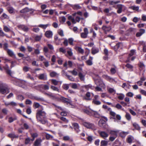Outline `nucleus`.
Returning <instances> with one entry per match:
<instances>
[{
    "instance_id": "6",
    "label": "nucleus",
    "mask_w": 146,
    "mask_h": 146,
    "mask_svg": "<svg viewBox=\"0 0 146 146\" xmlns=\"http://www.w3.org/2000/svg\"><path fill=\"white\" fill-rule=\"evenodd\" d=\"M88 31L87 28H85L84 29V32L81 33V36L83 38H86L87 37Z\"/></svg>"
},
{
    "instance_id": "25",
    "label": "nucleus",
    "mask_w": 146,
    "mask_h": 146,
    "mask_svg": "<svg viewBox=\"0 0 146 146\" xmlns=\"http://www.w3.org/2000/svg\"><path fill=\"white\" fill-rule=\"evenodd\" d=\"M99 51L98 48L95 47H93L91 50V53L93 54H95L98 53Z\"/></svg>"
},
{
    "instance_id": "30",
    "label": "nucleus",
    "mask_w": 146,
    "mask_h": 146,
    "mask_svg": "<svg viewBox=\"0 0 146 146\" xmlns=\"http://www.w3.org/2000/svg\"><path fill=\"white\" fill-rule=\"evenodd\" d=\"M17 119V117L16 116H14L13 117H10L8 119V122L11 123L14 121H15Z\"/></svg>"
},
{
    "instance_id": "28",
    "label": "nucleus",
    "mask_w": 146,
    "mask_h": 146,
    "mask_svg": "<svg viewBox=\"0 0 146 146\" xmlns=\"http://www.w3.org/2000/svg\"><path fill=\"white\" fill-rule=\"evenodd\" d=\"M73 9L74 10H78L81 8L82 7L79 4H76L72 5V6Z\"/></svg>"
},
{
    "instance_id": "4",
    "label": "nucleus",
    "mask_w": 146,
    "mask_h": 146,
    "mask_svg": "<svg viewBox=\"0 0 146 146\" xmlns=\"http://www.w3.org/2000/svg\"><path fill=\"white\" fill-rule=\"evenodd\" d=\"M36 87L37 88V89L39 90L40 91L42 92H44L42 89L45 90H48L49 89V86L46 84H40L38 85Z\"/></svg>"
},
{
    "instance_id": "27",
    "label": "nucleus",
    "mask_w": 146,
    "mask_h": 146,
    "mask_svg": "<svg viewBox=\"0 0 146 146\" xmlns=\"http://www.w3.org/2000/svg\"><path fill=\"white\" fill-rule=\"evenodd\" d=\"M121 116L119 115H117L116 116V117H113V119L114 120V121L115 122H118V120H121Z\"/></svg>"
},
{
    "instance_id": "34",
    "label": "nucleus",
    "mask_w": 146,
    "mask_h": 146,
    "mask_svg": "<svg viewBox=\"0 0 146 146\" xmlns=\"http://www.w3.org/2000/svg\"><path fill=\"white\" fill-rule=\"evenodd\" d=\"M78 76L81 81H84L85 75H84L82 73L79 72L78 74Z\"/></svg>"
},
{
    "instance_id": "13",
    "label": "nucleus",
    "mask_w": 146,
    "mask_h": 146,
    "mask_svg": "<svg viewBox=\"0 0 146 146\" xmlns=\"http://www.w3.org/2000/svg\"><path fill=\"white\" fill-rule=\"evenodd\" d=\"M135 51L136 50H131L129 54V56L127 58V59L125 61L126 62H130V57L131 56L135 54Z\"/></svg>"
},
{
    "instance_id": "64",
    "label": "nucleus",
    "mask_w": 146,
    "mask_h": 146,
    "mask_svg": "<svg viewBox=\"0 0 146 146\" xmlns=\"http://www.w3.org/2000/svg\"><path fill=\"white\" fill-rule=\"evenodd\" d=\"M69 72L72 74V75L76 76L77 75L78 73L75 70H73L72 71H70Z\"/></svg>"
},
{
    "instance_id": "57",
    "label": "nucleus",
    "mask_w": 146,
    "mask_h": 146,
    "mask_svg": "<svg viewBox=\"0 0 146 146\" xmlns=\"http://www.w3.org/2000/svg\"><path fill=\"white\" fill-rule=\"evenodd\" d=\"M66 76L67 77L69 80L72 81H74V78L72 76L68 75L67 74H66Z\"/></svg>"
},
{
    "instance_id": "37",
    "label": "nucleus",
    "mask_w": 146,
    "mask_h": 146,
    "mask_svg": "<svg viewBox=\"0 0 146 146\" xmlns=\"http://www.w3.org/2000/svg\"><path fill=\"white\" fill-rule=\"evenodd\" d=\"M106 123L105 121L103 119H101L99 121L98 124L100 126L102 127L104 124Z\"/></svg>"
},
{
    "instance_id": "16",
    "label": "nucleus",
    "mask_w": 146,
    "mask_h": 146,
    "mask_svg": "<svg viewBox=\"0 0 146 146\" xmlns=\"http://www.w3.org/2000/svg\"><path fill=\"white\" fill-rule=\"evenodd\" d=\"M54 39L55 42L57 45H59L61 42L62 39L59 38L58 36L56 35L54 36Z\"/></svg>"
},
{
    "instance_id": "19",
    "label": "nucleus",
    "mask_w": 146,
    "mask_h": 146,
    "mask_svg": "<svg viewBox=\"0 0 146 146\" xmlns=\"http://www.w3.org/2000/svg\"><path fill=\"white\" fill-rule=\"evenodd\" d=\"M72 125L76 132L78 133H79L80 130L79 129V126L78 124L76 123H73Z\"/></svg>"
},
{
    "instance_id": "36",
    "label": "nucleus",
    "mask_w": 146,
    "mask_h": 146,
    "mask_svg": "<svg viewBox=\"0 0 146 146\" xmlns=\"http://www.w3.org/2000/svg\"><path fill=\"white\" fill-rule=\"evenodd\" d=\"M50 25L49 24L46 25L40 24L38 25V27H39L42 28L43 29H45L48 26Z\"/></svg>"
},
{
    "instance_id": "55",
    "label": "nucleus",
    "mask_w": 146,
    "mask_h": 146,
    "mask_svg": "<svg viewBox=\"0 0 146 146\" xmlns=\"http://www.w3.org/2000/svg\"><path fill=\"white\" fill-rule=\"evenodd\" d=\"M3 48L4 50L7 51L9 49L8 48V44L7 43H5L3 44Z\"/></svg>"
},
{
    "instance_id": "29",
    "label": "nucleus",
    "mask_w": 146,
    "mask_h": 146,
    "mask_svg": "<svg viewBox=\"0 0 146 146\" xmlns=\"http://www.w3.org/2000/svg\"><path fill=\"white\" fill-rule=\"evenodd\" d=\"M116 94L117 95V98H118V99H119L120 100H123L125 97V95L123 94L117 93Z\"/></svg>"
},
{
    "instance_id": "52",
    "label": "nucleus",
    "mask_w": 146,
    "mask_h": 146,
    "mask_svg": "<svg viewBox=\"0 0 146 146\" xmlns=\"http://www.w3.org/2000/svg\"><path fill=\"white\" fill-rule=\"evenodd\" d=\"M92 103L96 105H98L101 104V102L100 101L98 100H93Z\"/></svg>"
},
{
    "instance_id": "7",
    "label": "nucleus",
    "mask_w": 146,
    "mask_h": 146,
    "mask_svg": "<svg viewBox=\"0 0 146 146\" xmlns=\"http://www.w3.org/2000/svg\"><path fill=\"white\" fill-rule=\"evenodd\" d=\"M102 77L104 78H105L108 81L110 82L113 83L114 82L115 83H117V81H115L113 78L108 76L107 75H103L102 76Z\"/></svg>"
},
{
    "instance_id": "54",
    "label": "nucleus",
    "mask_w": 146,
    "mask_h": 146,
    "mask_svg": "<svg viewBox=\"0 0 146 146\" xmlns=\"http://www.w3.org/2000/svg\"><path fill=\"white\" fill-rule=\"evenodd\" d=\"M62 87L64 90H67L69 88V85L68 84H64L63 85Z\"/></svg>"
},
{
    "instance_id": "40",
    "label": "nucleus",
    "mask_w": 146,
    "mask_h": 146,
    "mask_svg": "<svg viewBox=\"0 0 146 146\" xmlns=\"http://www.w3.org/2000/svg\"><path fill=\"white\" fill-rule=\"evenodd\" d=\"M3 30L6 32H8L10 31H12L11 29L7 26H3Z\"/></svg>"
},
{
    "instance_id": "38",
    "label": "nucleus",
    "mask_w": 146,
    "mask_h": 146,
    "mask_svg": "<svg viewBox=\"0 0 146 146\" xmlns=\"http://www.w3.org/2000/svg\"><path fill=\"white\" fill-rule=\"evenodd\" d=\"M50 88L53 91L57 92H60L59 89L58 87L54 86H50Z\"/></svg>"
},
{
    "instance_id": "1",
    "label": "nucleus",
    "mask_w": 146,
    "mask_h": 146,
    "mask_svg": "<svg viewBox=\"0 0 146 146\" xmlns=\"http://www.w3.org/2000/svg\"><path fill=\"white\" fill-rule=\"evenodd\" d=\"M36 117L38 121L42 124H45L47 122L46 113L42 110L37 111Z\"/></svg>"
},
{
    "instance_id": "62",
    "label": "nucleus",
    "mask_w": 146,
    "mask_h": 146,
    "mask_svg": "<svg viewBox=\"0 0 146 146\" xmlns=\"http://www.w3.org/2000/svg\"><path fill=\"white\" fill-rule=\"evenodd\" d=\"M31 141V139L30 138L28 137L25 139V143L26 144H30Z\"/></svg>"
},
{
    "instance_id": "26",
    "label": "nucleus",
    "mask_w": 146,
    "mask_h": 146,
    "mask_svg": "<svg viewBox=\"0 0 146 146\" xmlns=\"http://www.w3.org/2000/svg\"><path fill=\"white\" fill-rule=\"evenodd\" d=\"M90 93L89 92H87L85 96L84 97V100L87 101L91 100V98H90Z\"/></svg>"
},
{
    "instance_id": "41",
    "label": "nucleus",
    "mask_w": 146,
    "mask_h": 146,
    "mask_svg": "<svg viewBox=\"0 0 146 146\" xmlns=\"http://www.w3.org/2000/svg\"><path fill=\"white\" fill-rule=\"evenodd\" d=\"M63 139L65 141L70 140V141H72L73 139L72 138H70L68 136H65L63 137Z\"/></svg>"
},
{
    "instance_id": "42",
    "label": "nucleus",
    "mask_w": 146,
    "mask_h": 146,
    "mask_svg": "<svg viewBox=\"0 0 146 146\" xmlns=\"http://www.w3.org/2000/svg\"><path fill=\"white\" fill-rule=\"evenodd\" d=\"M108 142L105 140H102L100 143L101 146H107Z\"/></svg>"
},
{
    "instance_id": "14",
    "label": "nucleus",
    "mask_w": 146,
    "mask_h": 146,
    "mask_svg": "<svg viewBox=\"0 0 146 146\" xmlns=\"http://www.w3.org/2000/svg\"><path fill=\"white\" fill-rule=\"evenodd\" d=\"M38 78L40 80H46L47 79V75L46 74H39Z\"/></svg>"
},
{
    "instance_id": "23",
    "label": "nucleus",
    "mask_w": 146,
    "mask_h": 146,
    "mask_svg": "<svg viewBox=\"0 0 146 146\" xmlns=\"http://www.w3.org/2000/svg\"><path fill=\"white\" fill-rule=\"evenodd\" d=\"M120 1L117 0L116 1H114L113 0H109L108 1V3L110 5H114L118 3H120Z\"/></svg>"
},
{
    "instance_id": "11",
    "label": "nucleus",
    "mask_w": 146,
    "mask_h": 146,
    "mask_svg": "<svg viewBox=\"0 0 146 146\" xmlns=\"http://www.w3.org/2000/svg\"><path fill=\"white\" fill-rule=\"evenodd\" d=\"M102 29L104 31V33L106 34L107 32L110 31L111 29V26H107L104 25L102 27Z\"/></svg>"
},
{
    "instance_id": "32",
    "label": "nucleus",
    "mask_w": 146,
    "mask_h": 146,
    "mask_svg": "<svg viewBox=\"0 0 146 146\" xmlns=\"http://www.w3.org/2000/svg\"><path fill=\"white\" fill-rule=\"evenodd\" d=\"M92 112V113L91 115L94 116L97 118H98L100 116V114L97 111L93 110Z\"/></svg>"
},
{
    "instance_id": "2",
    "label": "nucleus",
    "mask_w": 146,
    "mask_h": 146,
    "mask_svg": "<svg viewBox=\"0 0 146 146\" xmlns=\"http://www.w3.org/2000/svg\"><path fill=\"white\" fill-rule=\"evenodd\" d=\"M83 125L87 128L91 129L93 130L96 129V128L95 125L93 123L89 122L84 121L82 123Z\"/></svg>"
},
{
    "instance_id": "46",
    "label": "nucleus",
    "mask_w": 146,
    "mask_h": 146,
    "mask_svg": "<svg viewBox=\"0 0 146 146\" xmlns=\"http://www.w3.org/2000/svg\"><path fill=\"white\" fill-rule=\"evenodd\" d=\"M93 110H84V111L87 114H88L90 115H92V111Z\"/></svg>"
},
{
    "instance_id": "43",
    "label": "nucleus",
    "mask_w": 146,
    "mask_h": 146,
    "mask_svg": "<svg viewBox=\"0 0 146 146\" xmlns=\"http://www.w3.org/2000/svg\"><path fill=\"white\" fill-rule=\"evenodd\" d=\"M57 32L58 34L61 36H64V32L63 31L60 29L58 30Z\"/></svg>"
},
{
    "instance_id": "21",
    "label": "nucleus",
    "mask_w": 146,
    "mask_h": 146,
    "mask_svg": "<svg viewBox=\"0 0 146 146\" xmlns=\"http://www.w3.org/2000/svg\"><path fill=\"white\" fill-rule=\"evenodd\" d=\"M42 141V139L40 138H39L36 139L34 143L35 146H40V143Z\"/></svg>"
},
{
    "instance_id": "58",
    "label": "nucleus",
    "mask_w": 146,
    "mask_h": 146,
    "mask_svg": "<svg viewBox=\"0 0 146 146\" xmlns=\"http://www.w3.org/2000/svg\"><path fill=\"white\" fill-rule=\"evenodd\" d=\"M108 91L110 93H115L116 91L113 88H110L108 89Z\"/></svg>"
},
{
    "instance_id": "53",
    "label": "nucleus",
    "mask_w": 146,
    "mask_h": 146,
    "mask_svg": "<svg viewBox=\"0 0 146 146\" xmlns=\"http://www.w3.org/2000/svg\"><path fill=\"white\" fill-rule=\"evenodd\" d=\"M42 37V35H37L35 38V40L36 41H40Z\"/></svg>"
},
{
    "instance_id": "10",
    "label": "nucleus",
    "mask_w": 146,
    "mask_h": 146,
    "mask_svg": "<svg viewBox=\"0 0 146 146\" xmlns=\"http://www.w3.org/2000/svg\"><path fill=\"white\" fill-rule=\"evenodd\" d=\"M34 10L32 9H29L27 7L22 9L20 11V12L21 13H25L31 11L32 12H34Z\"/></svg>"
},
{
    "instance_id": "49",
    "label": "nucleus",
    "mask_w": 146,
    "mask_h": 146,
    "mask_svg": "<svg viewBox=\"0 0 146 146\" xmlns=\"http://www.w3.org/2000/svg\"><path fill=\"white\" fill-rule=\"evenodd\" d=\"M8 136L11 138H17L18 137V136L15 135L14 133H11L9 134Z\"/></svg>"
},
{
    "instance_id": "35",
    "label": "nucleus",
    "mask_w": 146,
    "mask_h": 146,
    "mask_svg": "<svg viewBox=\"0 0 146 146\" xmlns=\"http://www.w3.org/2000/svg\"><path fill=\"white\" fill-rule=\"evenodd\" d=\"M134 29L131 28L127 30L126 31V33L127 35L128 36L132 33L134 30Z\"/></svg>"
},
{
    "instance_id": "8",
    "label": "nucleus",
    "mask_w": 146,
    "mask_h": 146,
    "mask_svg": "<svg viewBox=\"0 0 146 146\" xmlns=\"http://www.w3.org/2000/svg\"><path fill=\"white\" fill-rule=\"evenodd\" d=\"M102 77L104 78H105L108 81L110 82L113 83L114 82L115 83H117V81H115L113 78L108 76L107 75H103L102 76Z\"/></svg>"
},
{
    "instance_id": "44",
    "label": "nucleus",
    "mask_w": 146,
    "mask_h": 146,
    "mask_svg": "<svg viewBox=\"0 0 146 146\" xmlns=\"http://www.w3.org/2000/svg\"><path fill=\"white\" fill-rule=\"evenodd\" d=\"M138 65L142 69H144L145 67V66L143 63L141 62H139V63L138 64Z\"/></svg>"
},
{
    "instance_id": "60",
    "label": "nucleus",
    "mask_w": 146,
    "mask_h": 146,
    "mask_svg": "<svg viewBox=\"0 0 146 146\" xmlns=\"http://www.w3.org/2000/svg\"><path fill=\"white\" fill-rule=\"evenodd\" d=\"M125 117L128 120H130L131 119V117L130 115L128 113H126Z\"/></svg>"
},
{
    "instance_id": "18",
    "label": "nucleus",
    "mask_w": 146,
    "mask_h": 146,
    "mask_svg": "<svg viewBox=\"0 0 146 146\" xmlns=\"http://www.w3.org/2000/svg\"><path fill=\"white\" fill-rule=\"evenodd\" d=\"M145 32V30L143 29H141L139 31V32H137L136 34V36L137 37H139L141 36L143 34H144Z\"/></svg>"
},
{
    "instance_id": "3",
    "label": "nucleus",
    "mask_w": 146,
    "mask_h": 146,
    "mask_svg": "<svg viewBox=\"0 0 146 146\" xmlns=\"http://www.w3.org/2000/svg\"><path fill=\"white\" fill-rule=\"evenodd\" d=\"M8 90V86L7 85L1 82L0 83V93L2 94L6 93Z\"/></svg>"
},
{
    "instance_id": "63",
    "label": "nucleus",
    "mask_w": 146,
    "mask_h": 146,
    "mask_svg": "<svg viewBox=\"0 0 146 146\" xmlns=\"http://www.w3.org/2000/svg\"><path fill=\"white\" fill-rule=\"evenodd\" d=\"M61 99L65 102H69L70 101V100L67 98H65L63 97H61Z\"/></svg>"
},
{
    "instance_id": "15",
    "label": "nucleus",
    "mask_w": 146,
    "mask_h": 146,
    "mask_svg": "<svg viewBox=\"0 0 146 146\" xmlns=\"http://www.w3.org/2000/svg\"><path fill=\"white\" fill-rule=\"evenodd\" d=\"M53 114L56 115L57 117L60 118L61 120L65 122V123H67L68 122V120L65 117H60L59 115H58L56 113H54Z\"/></svg>"
},
{
    "instance_id": "17",
    "label": "nucleus",
    "mask_w": 146,
    "mask_h": 146,
    "mask_svg": "<svg viewBox=\"0 0 146 146\" xmlns=\"http://www.w3.org/2000/svg\"><path fill=\"white\" fill-rule=\"evenodd\" d=\"M45 35L47 37L50 38L52 37L53 35V33L52 31H48L45 32Z\"/></svg>"
},
{
    "instance_id": "59",
    "label": "nucleus",
    "mask_w": 146,
    "mask_h": 146,
    "mask_svg": "<svg viewBox=\"0 0 146 146\" xmlns=\"http://www.w3.org/2000/svg\"><path fill=\"white\" fill-rule=\"evenodd\" d=\"M130 8L133 10L138 11L139 9V7L138 6H133L130 7Z\"/></svg>"
},
{
    "instance_id": "47",
    "label": "nucleus",
    "mask_w": 146,
    "mask_h": 146,
    "mask_svg": "<svg viewBox=\"0 0 146 146\" xmlns=\"http://www.w3.org/2000/svg\"><path fill=\"white\" fill-rule=\"evenodd\" d=\"M44 133L46 134V137L47 139H49L53 138V137L52 136L46 133Z\"/></svg>"
},
{
    "instance_id": "9",
    "label": "nucleus",
    "mask_w": 146,
    "mask_h": 146,
    "mask_svg": "<svg viewBox=\"0 0 146 146\" xmlns=\"http://www.w3.org/2000/svg\"><path fill=\"white\" fill-rule=\"evenodd\" d=\"M99 133L101 137L105 139H106L109 136L108 133L104 131H100Z\"/></svg>"
},
{
    "instance_id": "5",
    "label": "nucleus",
    "mask_w": 146,
    "mask_h": 146,
    "mask_svg": "<svg viewBox=\"0 0 146 146\" xmlns=\"http://www.w3.org/2000/svg\"><path fill=\"white\" fill-rule=\"evenodd\" d=\"M116 6L117 9V12L118 14L121 13L125 9V6L122 4H117Z\"/></svg>"
},
{
    "instance_id": "22",
    "label": "nucleus",
    "mask_w": 146,
    "mask_h": 146,
    "mask_svg": "<svg viewBox=\"0 0 146 146\" xmlns=\"http://www.w3.org/2000/svg\"><path fill=\"white\" fill-rule=\"evenodd\" d=\"M5 106H16L17 105V103L14 102H5Z\"/></svg>"
},
{
    "instance_id": "51",
    "label": "nucleus",
    "mask_w": 146,
    "mask_h": 146,
    "mask_svg": "<svg viewBox=\"0 0 146 146\" xmlns=\"http://www.w3.org/2000/svg\"><path fill=\"white\" fill-rule=\"evenodd\" d=\"M125 66L128 69H129V70H132L133 68V66L131 64L128 63L125 65Z\"/></svg>"
},
{
    "instance_id": "61",
    "label": "nucleus",
    "mask_w": 146,
    "mask_h": 146,
    "mask_svg": "<svg viewBox=\"0 0 146 146\" xmlns=\"http://www.w3.org/2000/svg\"><path fill=\"white\" fill-rule=\"evenodd\" d=\"M30 69V67L27 66H25L23 68V70L24 72H26L28 71Z\"/></svg>"
},
{
    "instance_id": "12",
    "label": "nucleus",
    "mask_w": 146,
    "mask_h": 146,
    "mask_svg": "<svg viewBox=\"0 0 146 146\" xmlns=\"http://www.w3.org/2000/svg\"><path fill=\"white\" fill-rule=\"evenodd\" d=\"M18 28L25 32H27L29 30L28 27L24 25H21L18 26Z\"/></svg>"
},
{
    "instance_id": "33",
    "label": "nucleus",
    "mask_w": 146,
    "mask_h": 146,
    "mask_svg": "<svg viewBox=\"0 0 146 146\" xmlns=\"http://www.w3.org/2000/svg\"><path fill=\"white\" fill-rule=\"evenodd\" d=\"M51 82L52 84L55 86L57 85L59 82H60V83H61L62 82V81L59 82L54 79L51 80Z\"/></svg>"
},
{
    "instance_id": "39",
    "label": "nucleus",
    "mask_w": 146,
    "mask_h": 146,
    "mask_svg": "<svg viewBox=\"0 0 146 146\" xmlns=\"http://www.w3.org/2000/svg\"><path fill=\"white\" fill-rule=\"evenodd\" d=\"M117 132L118 131H111L110 132V133L112 136L117 137Z\"/></svg>"
},
{
    "instance_id": "56",
    "label": "nucleus",
    "mask_w": 146,
    "mask_h": 146,
    "mask_svg": "<svg viewBox=\"0 0 146 146\" xmlns=\"http://www.w3.org/2000/svg\"><path fill=\"white\" fill-rule=\"evenodd\" d=\"M77 50L79 52L82 54H83L84 53V50L81 48L79 47H77Z\"/></svg>"
},
{
    "instance_id": "45",
    "label": "nucleus",
    "mask_w": 146,
    "mask_h": 146,
    "mask_svg": "<svg viewBox=\"0 0 146 146\" xmlns=\"http://www.w3.org/2000/svg\"><path fill=\"white\" fill-rule=\"evenodd\" d=\"M133 125L137 130H139L140 129V128L138 124L136 123H133Z\"/></svg>"
},
{
    "instance_id": "48",
    "label": "nucleus",
    "mask_w": 146,
    "mask_h": 146,
    "mask_svg": "<svg viewBox=\"0 0 146 146\" xmlns=\"http://www.w3.org/2000/svg\"><path fill=\"white\" fill-rule=\"evenodd\" d=\"M32 137L33 138L31 139V141H33L35 138L38 136V134L37 133H32L31 134Z\"/></svg>"
},
{
    "instance_id": "24",
    "label": "nucleus",
    "mask_w": 146,
    "mask_h": 146,
    "mask_svg": "<svg viewBox=\"0 0 146 146\" xmlns=\"http://www.w3.org/2000/svg\"><path fill=\"white\" fill-rule=\"evenodd\" d=\"M7 52L8 55L11 57H15V55L14 54L13 51L9 49L7 51Z\"/></svg>"
},
{
    "instance_id": "20",
    "label": "nucleus",
    "mask_w": 146,
    "mask_h": 146,
    "mask_svg": "<svg viewBox=\"0 0 146 146\" xmlns=\"http://www.w3.org/2000/svg\"><path fill=\"white\" fill-rule=\"evenodd\" d=\"M93 57L91 56H90L89 59L86 61V63L87 65L91 66L93 64L92 60Z\"/></svg>"
},
{
    "instance_id": "50",
    "label": "nucleus",
    "mask_w": 146,
    "mask_h": 146,
    "mask_svg": "<svg viewBox=\"0 0 146 146\" xmlns=\"http://www.w3.org/2000/svg\"><path fill=\"white\" fill-rule=\"evenodd\" d=\"M78 86H80L79 84H77L76 83H74L72 84L71 88L74 89L78 88Z\"/></svg>"
},
{
    "instance_id": "31",
    "label": "nucleus",
    "mask_w": 146,
    "mask_h": 146,
    "mask_svg": "<svg viewBox=\"0 0 146 146\" xmlns=\"http://www.w3.org/2000/svg\"><path fill=\"white\" fill-rule=\"evenodd\" d=\"M50 75L51 77H58L59 74L54 71H52L50 73Z\"/></svg>"
}]
</instances>
